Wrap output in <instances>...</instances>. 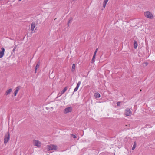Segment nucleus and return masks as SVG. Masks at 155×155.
Returning <instances> with one entry per match:
<instances>
[{
  "label": "nucleus",
  "instance_id": "7ed1b4c3",
  "mask_svg": "<svg viewBox=\"0 0 155 155\" xmlns=\"http://www.w3.org/2000/svg\"><path fill=\"white\" fill-rule=\"evenodd\" d=\"M10 139V134L8 131L5 135L4 139V144H6Z\"/></svg>",
  "mask_w": 155,
  "mask_h": 155
},
{
  "label": "nucleus",
  "instance_id": "0eeeda50",
  "mask_svg": "<svg viewBox=\"0 0 155 155\" xmlns=\"http://www.w3.org/2000/svg\"><path fill=\"white\" fill-rule=\"evenodd\" d=\"M108 0H104L103 3V6L101 8L102 10L103 11L104 10Z\"/></svg>",
  "mask_w": 155,
  "mask_h": 155
},
{
  "label": "nucleus",
  "instance_id": "5701e85b",
  "mask_svg": "<svg viewBox=\"0 0 155 155\" xmlns=\"http://www.w3.org/2000/svg\"><path fill=\"white\" fill-rule=\"evenodd\" d=\"M71 20H70L69 21H68V26H69V23H70V22H71Z\"/></svg>",
  "mask_w": 155,
  "mask_h": 155
},
{
  "label": "nucleus",
  "instance_id": "dca6fc26",
  "mask_svg": "<svg viewBox=\"0 0 155 155\" xmlns=\"http://www.w3.org/2000/svg\"><path fill=\"white\" fill-rule=\"evenodd\" d=\"M94 96L95 97H100V95L98 93H95L94 94Z\"/></svg>",
  "mask_w": 155,
  "mask_h": 155
},
{
  "label": "nucleus",
  "instance_id": "412c9836",
  "mask_svg": "<svg viewBox=\"0 0 155 155\" xmlns=\"http://www.w3.org/2000/svg\"><path fill=\"white\" fill-rule=\"evenodd\" d=\"M98 48H97L94 52V54H95V55H96V54L97 52V51H98Z\"/></svg>",
  "mask_w": 155,
  "mask_h": 155
},
{
  "label": "nucleus",
  "instance_id": "a211bd4d",
  "mask_svg": "<svg viewBox=\"0 0 155 155\" xmlns=\"http://www.w3.org/2000/svg\"><path fill=\"white\" fill-rule=\"evenodd\" d=\"M136 143L135 142L134 143V144L132 147V150H134L135 149V148L136 147Z\"/></svg>",
  "mask_w": 155,
  "mask_h": 155
},
{
  "label": "nucleus",
  "instance_id": "2eb2a0df",
  "mask_svg": "<svg viewBox=\"0 0 155 155\" xmlns=\"http://www.w3.org/2000/svg\"><path fill=\"white\" fill-rule=\"evenodd\" d=\"M40 66V64L39 63H38L36 64V65L35 67V73H36V72L37 70V69L39 68Z\"/></svg>",
  "mask_w": 155,
  "mask_h": 155
},
{
  "label": "nucleus",
  "instance_id": "4468645a",
  "mask_svg": "<svg viewBox=\"0 0 155 155\" xmlns=\"http://www.w3.org/2000/svg\"><path fill=\"white\" fill-rule=\"evenodd\" d=\"M137 46H138V44H137V41H135L134 42V48L136 49L137 48Z\"/></svg>",
  "mask_w": 155,
  "mask_h": 155
},
{
  "label": "nucleus",
  "instance_id": "aec40b11",
  "mask_svg": "<svg viewBox=\"0 0 155 155\" xmlns=\"http://www.w3.org/2000/svg\"><path fill=\"white\" fill-rule=\"evenodd\" d=\"M71 137H73L74 139L76 138L77 137L74 134H72L71 135Z\"/></svg>",
  "mask_w": 155,
  "mask_h": 155
},
{
  "label": "nucleus",
  "instance_id": "1a4fd4ad",
  "mask_svg": "<svg viewBox=\"0 0 155 155\" xmlns=\"http://www.w3.org/2000/svg\"><path fill=\"white\" fill-rule=\"evenodd\" d=\"M2 51H0V58H2L4 54V52L5 51V49L4 48H1Z\"/></svg>",
  "mask_w": 155,
  "mask_h": 155
},
{
  "label": "nucleus",
  "instance_id": "f3484780",
  "mask_svg": "<svg viewBox=\"0 0 155 155\" xmlns=\"http://www.w3.org/2000/svg\"><path fill=\"white\" fill-rule=\"evenodd\" d=\"M95 56H96V55H95V54H94V55L93 56L92 59V60H91V61H92V63H93V62H94V61H95Z\"/></svg>",
  "mask_w": 155,
  "mask_h": 155
},
{
  "label": "nucleus",
  "instance_id": "9d476101",
  "mask_svg": "<svg viewBox=\"0 0 155 155\" xmlns=\"http://www.w3.org/2000/svg\"><path fill=\"white\" fill-rule=\"evenodd\" d=\"M36 26V24L35 22H33L31 25V30L32 31L34 30Z\"/></svg>",
  "mask_w": 155,
  "mask_h": 155
},
{
  "label": "nucleus",
  "instance_id": "f257e3e1",
  "mask_svg": "<svg viewBox=\"0 0 155 155\" xmlns=\"http://www.w3.org/2000/svg\"><path fill=\"white\" fill-rule=\"evenodd\" d=\"M144 16L149 19H153L154 18V16L153 14L149 11H146L144 13Z\"/></svg>",
  "mask_w": 155,
  "mask_h": 155
},
{
  "label": "nucleus",
  "instance_id": "393cba45",
  "mask_svg": "<svg viewBox=\"0 0 155 155\" xmlns=\"http://www.w3.org/2000/svg\"><path fill=\"white\" fill-rule=\"evenodd\" d=\"M19 1H21L22 0H18Z\"/></svg>",
  "mask_w": 155,
  "mask_h": 155
},
{
  "label": "nucleus",
  "instance_id": "423d86ee",
  "mask_svg": "<svg viewBox=\"0 0 155 155\" xmlns=\"http://www.w3.org/2000/svg\"><path fill=\"white\" fill-rule=\"evenodd\" d=\"M72 107H68L66 108L64 110V113L67 114L72 111Z\"/></svg>",
  "mask_w": 155,
  "mask_h": 155
},
{
  "label": "nucleus",
  "instance_id": "9b49d317",
  "mask_svg": "<svg viewBox=\"0 0 155 155\" xmlns=\"http://www.w3.org/2000/svg\"><path fill=\"white\" fill-rule=\"evenodd\" d=\"M81 84V82L80 81H79L78 82V83L77 85V86H76V87L74 89V91H75V92L76 91L78 90Z\"/></svg>",
  "mask_w": 155,
  "mask_h": 155
},
{
  "label": "nucleus",
  "instance_id": "bb28decb",
  "mask_svg": "<svg viewBox=\"0 0 155 155\" xmlns=\"http://www.w3.org/2000/svg\"><path fill=\"white\" fill-rule=\"evenodd\" d=\"M47 155H48V154H47Z\"/></svg>",
  "mask_w": 155,
  "mask_h": 155
},
{
  "label": "nucleus",
  "instance_id": "4be33fe9",
  "mask_svg": "<svg viewBox=\"0 0 155 155\" xmlns=\"http://www.w3.org/2000/svg\"><path fill=\"white\" fill-rule=\"evenodd\" d=\"M121 102H118L117 103V106H120V104Z\"/></svg>",
  "mask_w": 155,
  "mask_h": 155
},
{
  "label": "nucleus",
  "instance_id": "39448f33",
  "mask_svg": "<svg viewBox=\"0 0 155 155\" xmlns=\"http://www.w3.org/2000/svg\"><path fill=\"white\" fill-rule=\"evenodd\" d=\"M68 89V87L67 86L64 87L63 90L58 93V95L59 97L61 96Z\"/></svg>",
  "mask_w": 155,
  "mask_h": 155
},
{
  "label": "nucleus",
  "instance_id": "6e6552de",
  "mask_svg": "<svg viewBox=\"0 0 155 155\" xmlns=\"http://www.w3.org/2000/svg\"><path fill=\"white\" fill-rule=\"evenodd\" d=\"M131 114V112L129 109L127 108L125 110V114L126 116H129Z\"/></svg>",
  "mask_w": 155,
  "mask_h": 155
},
{
  "label": "nucleus",
  "instance_id": "f8f14e48",
  "mask_svg": "<svg viewBox=\"0 0 155 155\" xmlns=\"http://www.w3.org/2000/svg\"><path fill=\"white\" fill-rule=\"evenodd\" d=\"M20 89V87H17L16 88L15 90V91L14 92V96H16L17 94L18 93V92L19 91V90Z\"/></svg>",
  "mask_w": 155,
  "mask_h": 155
},
{
  "label": "nucleus",
  "instance_id": "a878e982",
  "mask_svg": "<svg viewBox=\"0 0 155 155\" xmlns=\"http://www.w3.org/2000/svg\"><path fill=\"white\" fill-rule=\"evenodd\" d=\"M96 98H99L100 97H96Z\"/></svg>",
  "mask_w": 155,
  "mask_h": 155
},
{
  "label": "nucleus",
  "instance_id": "b1692460",
  "mask_svg": "<svg viewBox=\"0 0 155 155\" xmlns=\"http://www.w3.org/2000/svg\"><path fill=\"white\" fill-rule=\"evenodd\" d=\"M15 49V48H14L13 49V51H14Z\"/></svg>",
  "mask_w": 155,
  "mask_h": 155
},
{
  "label": "nucleus",
  "instance_id": "6ab92c4d",
  "mask_svg": "<svg viewBox=\"0 0 155 155\" xmlns=\"http://www.w3.org/2000/svg\"><path fill=\"white\" fill-rule=\"evenodd\" d=\"M75 68V64H73L72 65V71H73V69L74 70Z\"/></svg>",
  "mask_w": 155,
  "mask_h": 155
},
{
  "label": "nucleus",
  "instance_id": "ddd939ff",
  "mask_svg": "<svg viewBox=\"0 0 155 155\" xmlns=\"http://www.w3.org/2000/svg\"><path fill=\"white\" fill-rule=\"evenodd\" d=\"M12 89L11 88L7 90L5 92V94L7 95L9 94L12 91Z\"/></svg>",
  "mask_w": 155,
  "mask_h": 155
},
{
  "label": "nucleus",
  "instance_id": "f03ea898",
  "mask_svg": "<svg viewBox=\"0 0 155 155\" xmlns=\"http://www.w3.org/2000/svg\"><path fill=\"white\" fill-rule=\"evenodd\" d=\"M46 147L48 151H50V150H56L58 149L57 146L53 144L48 145Z\"/></svg>",
  "mask_w": 155,
  "mask_h": 155
},
{
  "label": "nucleus",
  "instance_id": "20e7f679",
  "mask_svg": "<svg viewBox=\"0 0 155 155\" xmlns=\"http://www.w3.org/2000/svg\"><path fill=\"white\" fill-rule=\"evenodd\" d=\"M33 141L34 146H36L38 147H40L41 146V143L39 141L34 140Z\"/></svg>",
  "mask_w": 155,
  "mask_h": 155
}]
</instances>
